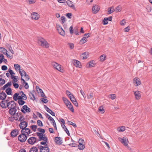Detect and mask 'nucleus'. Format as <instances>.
<instances>
[{
    "label": "nucleus",
    "mask_w": 152,
    "mask_h": 152,
    "mask_svg": "<svg viewBox=\"0 0 152 152\" xmlns=\"http://www.w3.org/2000/svg\"><path fill=\"white\" fill-rule=\"evenodd\" d=\"M37 123L38 125L40 126H43L42 123V121L39 120L37 121Z\"/></svg>",
    "instance_id": "obj_53"
},
{
    "label": "nucleus",
    "mask_w": 152,
    "mask_h": 152,
    "mask_svg": "<svg viewBox=\"0 0 152 152\" xmlns=\"http://www.w3.org/2000/svg\"><path fill=\"white\" fill-rule=\"evenodd\" d=\"M29 97L30 99L34 100L35 99L34 94L32 92H30L29 94Z\"/></svg>",
    "instance_id": "obj_42"
},
{
    "label": "nucleus",
    "mask_w": 152,
    "mask_h": 152,
    "mask_svg": "<svg viewBox=\"0 0 152 152\" xmlns=\"http://www.w3.org/2000/svg\"><path fill=\"white\" fill-rule=\"evenodd\" d=\"M78 147L80 150H83L85 148V146L83 144H79Z\"/></svg>",
    "instance_id": "obj_47"
},
{
    "label": "nucleus",
    "mask_w": 152,
    "mask_h": 152,
    "mask_svg": "<svg viewBox=\"0 0 152 152\" xmlns=\"http://www.w3.org/2000/svg\"><path fill=\"white\" fill-rule=\"evenodd\" d=\"M62 99L66 106H68L67 105H69L71 103L66 98L63 97Z\"/></svg>",
    "instance_id": "obj_35"
},
{
    "label": "nucleus",
    "mask_w": 152,
    "mask_h": 152,
    "mask_svg": "<svg viewBox=\"0 0 152 152\" xmlns=\"http://www.w3.org/2000/svg\"><path fill=\"white\" fill-rule=\"evenodd\" d=\"M66 3L69 7L72 8L73 10L75 9V6L73 4V2L72 1L70 0H68L66 1Z\"/></svg>",
    "instance_id": "obj_21"
},
{
    "label": "nucleus",
    "mask_w": 152,
    "mask_h": 152,
    "mask_svg": "<svg viewBox=\"0 0 152 152\" xmlns=\"http://www.w3.org/2000/svg\"><path fill=\"white\" fill-rule=\"evenodd\" d=\"M133 92L135 99L137 100L139 99L141 97V94H140V92L139 91H133Z\"/></svg>",
    "instance_id": "obj_16"
},
{
    "label": "nucleus",
    "mask_w": 152,
    "mask_h": 152,
    "mask_svg": "<svg viewBox=\"0 0 152 152\" xmlns=\"http://www.w3.org/2000/svg\"><path fill=\"white\" fill-rule=\"evenodd\" d=\"M30 109L28 108L26 105H24L23 106L22 108L21 109V111L24 113L26 112L29 113L30 112Z\"/></svg>",
    "instance_id": "obj_11"
},
{
    "label": "nucleus",
    "mask_w": 152,
    "mask_h": 152,
    "mask_svg": "<svg viewBox=\"0 0 152 152\" xmlns=\"http://www.w3.org/2000/svg\"><path fill=\"white\" fill-rule=\"evenodd\" d=\"M9 72L10 74L11 75V78L13 77H14L15 75V73L12 70L10 69H9Z\"/></svg>",
    "instance_id": "obj_45"
},
{
    "label": "nucleus",
    "mask_w": 152,
    "mask_h": 152,
    "mask_svg": "<svg viewBox=\"0 0 152 152\" xmlns=\"http://www.w3.org/2000/svg\"><path fill=\"white\" fill-rule=\"evenodd\" d=\"M72 62L74 65L76 67L80 68L81 67V64L79 61L76 60H73Z\"/></svg>",
    "instance_id": "obj_12"
},
{
    "label": "nucleus",
    "mask_w": 152,
    "mask_h": 152,
    "mask_svg": "<svg viewBox=\"0 0 152 152\" xmlns=\"http://www.w3.org/2000/svg\"><path fill=\"white\" fill-rule=\"evenodd\" d=\"M18 133V130H14L12 131L11 133V135L12 137H15L16 136Z\"/></svg>",
    "instance_id": "obj_24"
},
{
    "label": "nucleus",
    "mask_w": 152,
    "mask_h": 152,
    "mask_svg": "<svg viewBox=\"0 0 152 152\" xmlns=\"http://www.w3.org/2000/svg\"><path fill=\"white\" fill-rule=\"evenodd\" d=\"M6 92L7 95H12V89L11 88H8L6 90Z\"/></svg>",
    "instance_id": "obj_41"
},
{
    "label": "nucleus",
    "mask_w": 152,
    "mask_h": 152,
    "mask_svg": "<svg viewBox=\"0 0 152 152\" xmlns=\"http://www.w3.org/2000/svg\"><path fill=\"white\" fill-rule=\"evenodd\" d=\"M115 11V8L113 6L111 7H109L108 9V14H110L112 13L114 11Z\"/></svg>",
    "instance_id": "obj_31"
},
{
    "label": "nucleus",
    "mask_w": 152,
    "mask_h": 152,
    "mask_svg": "<svg viewBox=\"0 0 152 152\" xmlns=\"http://www.w3.org/2000/svg\"><path fill=\"white\" fill-rule=\"evenodd\" d=\"M133 82L135 86H138L141 83L140 79L137 77L135 78L133 80Z\"/></svg>",
    "instance_id": "obj_15"
},
{
    "label": "nucleus",
    "mask_w": 152,
    "mask_h": 152,
    "mask_svg": "<svg viewBox=\"0 0 152 152\" xmlns=\"http://www.w3.org/2000/svg\"><path fill=\"white\" fill-rule=\"evenodd\" d=\"M31 128L33 130L34 132H36V129L37 127V126L36 125H33L32 126H31Z\"/></svg>",
    "instance_id": "obj_48"
},
{
    "label": "nucleus",
    "mask_w": 152,
    "mask_h": 152,
    "mask_svg": "<svg viewBox=\"0 0 152 152\" xmlns=\"http://www.w3.org/2000/svg\"><path fill=\"white\" fill-rule=\"evenodd\" d=\"M66 93L69 97L73 95L70 91L68 90L66 91Z\"/></svg>",
    "instance_id": "obj_62"
},
{
    "label": "nucleus",
    "mask_w": 152,
    "mask_h": 152,
    "mask_svg": "<svg viewBox=\"0 0 152 152\" xmlns=\"http://www.w3.org/2000/svg\"><path fill=\"white\" fill-rule=\"evenodd\" d=\"M40 17L39 14L36 12H34L31 13V18L32 20H37Z\"/></svg>",
    "instance_id": "obj_8"
},
{
    "label": "nucleus",
    "mask_w": 152,
    "mask_h": 152,
    "mask_svg": "<svg viewBox=\"0 0 152 152\" xmlns=\"http://www.w3.org/2000/svg\"><path fill=\"white\" fill-rule=\"evenodd\" d=\"M37 134L39 138V140H43L44 142H47L48 139L45 135L41 133L37 132Z\"/></svg>",
    "instance_id": "obj_6"
},
{
    "label": "nucleus",
    "mask_w": 152,
    "mask_h": 152,
    "mask_svg": "<svg viewBox=\"0 0 152 152\" xmlns=\"http://www.w3.org/2000/svg\"><path fill=\"white\" fill-rule=\"evenodd\" d=\"M121 7L120 6H118L115 9V11L116 12H121Z\"/></svg>",
    "instance_id": "obj_40"
},
{
    "label": "nucleus",
    "mask_w": 152,
    "mask_h": 152,
    "mask_svg": "<svg viewBox=\"0 0 152 152\" xmlns=\"http://www.w3.org/2000/svg\"><path fill=\"white\" fill-rule=\"evenodd\" d=\"M106 57V55L105 54H103L100 57V61L103 62L105 60Z\"/></svg>",
    "instance_id": "obj_38"
},
{
    "label": "nucleus",
    "mask_w": 152,
    "mask_h": 152,
    "mask_svg": "<svg viewBox=\"0 0 152 152\" xmlns=\"http://www.w3.org/2000/svg\"><path fill=\"white\" fill-rule=\"evenodd\" d=\"M45 108L46 111L50 113L51 115L53 116H55V114L54 112L52 111L50 109H49L47 106H45Z\"/></svg>",
    "instance_id": "obj_26"
},
{
    "label": "nucleus",
    "mask_w": 152,
    "mask_h": 152,
    "mask_svg": "<svg viewBox=\"0 0 152 152\" xmlns=\"http://www.w3.org/2000/svg\"><path fill=\"white\" fill-rule=\"evenodd\" d=\"M61 126L62 128L64 129V131H65L66 132L68 136L70 135V134L69 133V132L68 130L67 129V128L64 125V124H61Z\"/></svg>",
    "instance_id": "obj_34"
},
{
    "label": "nucleus",
    "mask_w": 152,
    "mask_h": 152,
    "mask_svg": "<svg viewBox=\"0 0 152 152\" xmlns=\"http://www.w3.org/2000/svg\"><path fill=\"white\" fill-rule=\"evenodd\" d=\"M27 1L30 4H32L35 3L36 0H27Z\"/></svg>",
    "instance_id": "obj_61"
},
{
    "label": "nucleus",
    "mask_w": 152,
    "mask_h": 152,
    "mask_svg": "<svg viewBox=\"0 0 152 152\" xmlns=\"http://www.w3.org/2000/svg\"><path fill=\"white\" fill-rule=\"evenodd\" d=\"M68 45L71 49H73L74 48V44L72 43H68Z\"/></svg>",
    "instance_id": "obj_52"
},
{
    "label": "nucleus",
    "mask_w": 152,
    "mask_h": 152,
    "mask_svg": "<svg viewBox=\"0 0 152 152\" xmlns=\"http://www.w3.org/2000/svg\"><path fill=\"white\" fill-rule=\"evenodd\" d=\"M7 102L8 101L7 100L2 101L0 104L2 108H6L7 107Z\"/></svg>",
    "instance_id": "obj_23"
},
{
    "label": "nucleus",
    "mask_w": 152,
    "mask_h": 152,
    "mask_svg": "<svg viewBox=\"0 0 152 152\" xmlns=\"http://www.w3.org/2000/svg\"><path fill=\"white\" fill-rule=\"evenodd\" d=\"M67 105L68 106H67V107H68V109L72 112H74V109L71 103L69 104V105Z\"/></svg>",
    "instance_id": "obj_44"
},
{
    "label": "nucleus",
    "mask_w": 152,
    "mask_h": 152,
    "mask_svg": "<svg viewBox=\"0 0 152 152\" xmlns=\"http://www.w3.org/2000/svg\"><path fill=\"white\" fill-rule=\"evenodd\" d=\"M27 126V123L26 122L24 121L20 122V128L23 130L25 129Z\"/></svg>",
    "instance_id": "obj_17"
},
{
    "label": "nucleus",
    "mask_w": 152,
    "mask_h": 152,
    "mask_svg": "<svg viewBox=\"0 0 152 152\" xmlns=\"http://www.w3.org/2000/svg\"><path fill=\"white\" fill-rule=\"evenodd\" d=\"M20 94L21 95L20 96V98H21V99H23V100H25L26 99V96L22 91H21L20 92Z\"/></svg>",
    "instance_id": "obj_28"
},
{
    "label": "nucleus",
    "mask_w": 152,
    "mask_h": 152,
    "mask_svg": "<svg viewBox=\"0 0 152 152\" xmlns=\"http://www.w3.org/2000/svg\"><path fill=\"white\" fill-rule=\"evenodd\" d=\"M99 10V7L97 5H95L92 8V11L93 13L96 14L97 13Z\"/></svg>",
    "instance_id": "obj_18"
},
{
    "label": "nucleus",
    "mask_w": 152,
    "mask_h": 152,
    "mask_svg": "<svg viewBox=\"0 0 152 152\" xmlns=\"http://www.w3.org/2000/svg\"><path fill=\"white\" fill-rule=\"evenodd\" d=\"M37 130L39 132H41V133H44L45 132V130L44 129H42L40 128H38L37 129Z\"/></svg>",
    "instance_id": "obj_55"
},
{
    "label": "nucleus",
    "mask_w": 152,
    "mask_h": 152,
    "mask_svg": "<svg viewBox=\"0 0 152 152\" xmlns=\"http://www.w3.org/2000/svg\"><path fill=\"white\" fill-rule=\"evenodd\" d=\"M47 117H48V119L51 121V122H53V121L54 122V120L53 118H52L48 114H47Z\"/></svg>",
    "instance_id": "obj_50"
},
{
    "label": "nucleus",
    "mask_w": 152,
    "mask_h": 152,
    "mask_svg": "<svg viewBox=\"0 0 152 152\" xmlns=\"http://www.w3.org/2000/svg\"><path fill=\"white\" fill-rule=\"evenodd\" d=\"M125 129V127L124 126H122L120 127H118L117 129V130L119 132H124Z\"/></svg>",
    "instance_id": "obj_37"
},
{
    "label": "nucleus",
    "mask_w": 152,
    "mask_h": 152,
    "mask_svg": "<svg viewBox=\"0 0 152 152\" xmlns=\"http://www.w3.org/2000/svg\"><path fill=\"white\" fill-rule=\"evenodd\" d=\"M40 152H49V149L47 147H43L42 146L39 147Z\"/></svg>",
    "instance_id": "obj_19"
},
{
    "label": "nucleus",
    "mask_w": 152,
    "mask_h": 152,
    "mask_svg": "<svg viewBox=\"0 0 152 152\" xmlns=\"http://www.w3.org/2000/svg\"><path fill=\"white\" fill-rule=\"evenodd\" d=\"M19 93H16L13 96V99L15 101H16L18 100V103L19 104Z\"/></svg>",
    "instance_id": "obj_29"
},
{
    "label": "nucleus",
    "mask_w": 152,
    "mask_h": 152,
    "mask_svg": "<svg viewBox=\"0 0 152 152\" xmlns=\"http://www.w3.org/2000/svg\"><path fill=\"white\" fill-rule=\"evenodd\" d=\"M95 65V64L94 61L93 60H92L89 62L88 63V68L93 67Z\"/></svg>",
    "instance_id": "obj_30"
},
{
    "label": "nucleus",
    "mask_w": 152,
    "mask_h": 152,
    "mask_svg": "<svg viewBox=\"0 0 152 152\" xmlns=\"http://www.w3.org/2000/svg\"><path fill=\"white\" fill-rule=\"evenodd\" d=\"M36 88L37 90V92L39 93H41V92H42V89H41V88H40L38 86H37L36 87Z\"/></svg>",
    "instance_id": "obj_57"
},
{
    "label": "nucleus",
    "mask_w": 152,
    "mask_h": 152,
    "mask_svg": "<svg viewBox=\"0 0 152 152\" xmlns=\"http://www.w3.org/2000/svg\"><path fill=\"white\" fill-rule=\"evenodd\" d=\"M38 149L37 148L35 147H33L30 150L29 152H38Z\"/></svg>",
    "instance_id": "obj_36"
},
{
    "label": "nucleus",
    "mask_w": 152,
    "mask_h": 152,
    "mask_svg": "<svg viewBox=\"0 0 152 152\" xmlns=\"http://www.w3.org/2000/svg\"><path fill=\"white\" fill-rule=\"evenodd\" d=\"M23 99H21L20 96V105H22L25 103V101L24 100H23Z\"/></svg>",
    "instance_id": "obj_58"
},
{
    "label": "nucleus",
    "mask_w": 152,
    "mask_h": 152,
    "mask_svg": "<svg viewBox=\"0 0 152 152\" xmlns=\"http://www.w3.org/2000/svg\"><path fill=\"white\" fill-rule=\"evenodd\" d=\"M69 98H70V100L72 102L75 101L76 100V99L74 97V96L73 95H72L71 96H70V97H69Z\"/></svg>",
    "instance_id": "obj_54"
},
{
    "label": "nucleus",
    "mask_w": 152,
    "mask_h": 152,
    "mask_svg": "<svg viewBox=\"0 0 152 152\" xmlns=\"http://www.w3.org/2000/svg\"><path fill=\"white\" fill-rule=\"evenodd\" d=\"M52 65L54 68L61 72H63L64 70L61 68V65L55 62H52L51 63Z\"/></svg>",
    "instance_id": "obj_4"
},
{
    "label": "nucleus",
    "mask_w": 152,
    "mask_h": 152,
    "mask_svg": "<svg viewBox=\"0 0 152 152\" xmlns=\"http://www.w3.org/2000/svg\"><path fill=\"white\" fill-rule=\"evenodd\" d=\"M28 80H26L25 79H21L20 83L21 85L20 86V89H21L23 87L27 89L29 88V85L26 81Z\"/></svg>",
    "instance_id": "obj_3"
},
{
    "label": "nucleus",
    "mask_w": 152,
    "mask_h": 152,
    "mask_svg": "<svg viewBox=\"0 0 152 152\" xmlns=\"http://www.w3.org/2000/svg\"><path fill=\"white\" fill-rule=\"evenodd\" d=\"M27 136L26 134H24L23 133L20 135V142H25L27 139Z\"/></svg>",
    "instance_id": "obj_10"
},
{
    "label": "nucleus",
    "mask_w": 152,
    "mask_h": 152,
    "mask_svg": "<svg viewBox=\"0 0 152 152\" xmlns=\"http://www.w3.org/2000/svg\"><path fill=\"white\" fill-rule=\"evenodd\" d=\"M61 19L62 20V23H64V22H65V17L64 16H62L61 17Z\"/></svg>",
    "instance_id": "obj_64"
},
{
    "label": "nucleus",
    "mask_w": 152,
    "mask_h": 152,
    "mask_svg": "<svg viewBox=\"0 0 152 152\" xmlns=\"http://www.w3.org/2000/svg\"><path fill=\"white\" fill-rule=\"evenodd\" d=\"M56 26L57 30L59 34L63 37L65 35V32L62 27L56 24Z\"/></svg>",
    "instance_id": "obj_7"
},
{
    "label": "nucleus",
    "mask_w": 152,
    "mask_h": 152,
    "mask_svg": "<svg viewBox=\"0 0 152 152\" xmlns=\"http://www.w3.org/2000/svg\"><path fill=\"white\" fill-rule=\"evenodd\" d=\"M99 111L102 114L104 112V110L103 109V108L102 107H100L98 109Z\"/></svg>",
    "instance_id": "obj_51"
},
{
    "label": "nucleus",
    "mask_w": 152,
    "mask_h": 152,
    "mask_svg": "<svg viewBox=\"0 0 152 152\" xmlns=\"http://www.w3.org/2000/svg\"><path fill=\"white\" fill-rule=\"evenodd\" d=\"M118 140L125 146H128L129 141L127 138L126 137H123V138L119 137Z\"/></svg>",
    "instance_id": "obj_5"
},
{
    "label": "nucleus",
    "mask_w": 152,
    "mask_h": 152,
    "mask_svg": "<svg viewBox=\"0 0 152 152\" xmlns=\"http://www.w3.org/2000/svg\"><path fill=\"white\" fill-rule=\"evenodd\" d=\"M89 56V53L88 52H86L82 54L80 56V58L82 59H87Z\"/></svg>",
    "instance_id": "obj_20"
},
{
    "label": "nucleus",
    "mask_w": 152,
    "mask_h": 152,
    "mask_svg": "<svg viewBox=\"0 0 152 152\" xmlns=\"http://www.w3.org/2000/svg\"><path fill=\"white\" fill-rule=\"evenodd\" d=\"M16 118L14 117L13 116H11V117H9L8 118V119L9 121H13L14 120H15L16 121L17 120V118Z\"/></svg>",
    "instance_id": "obj_49"
},
{
    "label": "nucleus",
    "mask_w": 152,
    "mask_h": 152,
    "mask_svg": "<svg viewBox=\"0 0 152 152\" xmlns=\"http://www.w3.org/2000/svg\"><path fill=\"white\" fill-rule=\"evenodd\" d=\"M37 141V138L34 137H31L27 140L28 143L31 145H33L36 143Z\"/></svg>",
    "instance_id": "obj_9"
},
{
    "label": "nucleus",
    "mask_w": 152,
    "mask_h": 152,
    "mask_svg": "<svg viewBox=\"0 0 152 152\" xmlns=\"http://www.w3.org/2000/svg\"><path fill=\"white\" fill-rule=\"evenodd\" d=\"M14 66L16 70H19V65L15 64L14 65Z\"/></svg>",
    "instance_id": "obj_60"
},
{
    "label": "nucleus",
    "mask_w": 152,
    "mask_h": 152,
    "mask_svg": "<svg viewBox=\"0 0 152 152\" xmlns=\"http://www.w3.org/2000/svg\"><path fill=\"white\" fill-rule=\"evenodd\" d=\"M20 74L21 77V79H25L26 80H29V76L26 74V72L22 69H20Z\"/></svg>",
    "instance_id": "obj_2"
},
{
    "label": "nucleus",
    "mask_w": 152,
    "mask_h": 152,
    "mask_svg": "<svg viewBox=\"0 0 152 152\" xmlns=\"http://www.w3.org/2000/svg\"><path fill=\"white\" fill-rule=\"evenodd\" d=\"M68 123L69 124L72 125L74 128H76L77 127L76 125L75 124L72 122L68 121Z\"/></svg>",
    "instance_id": "obj_56"
},
{
    "label": "nucleus",
    "mask_w": 152,
    "mask_h": 152,
    "mask_svg": "<svg viewBox=\"0 0 152 152\" xmlns=\"http://www.w3.org/2000/svg\"><path fill=\"white\" fill-rule=\"evenodd\" d=\"M61 139L60 137H55V142L56 144L60 145L62 143V140Z\"/></svg>",
    "instance_id": "obj_25"
},
{
    "label": "nucleus",
    "mask_w": 152,
    "mask_h": 152,
    "mask_svg": "<svg viewBox=\"0 0 152 152\" xmlns=\"http://www.w3.org/2000/svg\"><path fill=\"white\" fill-rule=\"evenodd\" d=\"M21 133H23L24 134H27V135L29 134L31 132H30V130L28 128L22 130L21 131Z\"/></svg>",
    "instance_id": "obj_22"
},
{
    "label": "nucleus",
    "mask_w": 152,
    "mask_h": 152,
    "mask_svg": "<svg viewBox=\"0 0 152 152\" xmlns=\"http://www.w3.org/2000/svg\"><path fill=\"white\" fill-rule=\"evenodd\" d=\"M87 41V38L86 37H84L82 38L80 41V43L81 44H84Z\"/></svg>",
    "instance_id": "obj_39"
},
{
    "label": "nucleus",
    "mask_w": 152,
    "mask_h": 152,
    "mask_svg": "<svg viewBox=\"0 0 152 152\" xmlns=\"http://www.w3.org/2000/svg\"><path fill=\"white\" fill-rule=\"evenodd\" d=\"M0 51L4 54H5L6 56L9 58H12V56L10 55H9L7 53V50L5 49V48L1 47L0 48Z\"/></svg>",
    "instance_id": "obj_14"
},
{
    "label": "nucleus",
    "mask_w": 152,
    "mask_h": 152,
    "mask_svg": "<svg viewBox=\"0 0 152 152\" xmlns=\"http://www.w3.org/2000/svg\"><path fill=\"white\" fill-rule=\"evenodd\" d=\"M13 105H14L13 106H12V107L9 108V112L11 115H12L13 113H16V110L15 108L16 105L15 102H14V104Z\"/></svg>",
    "instance_id": "obj_13"
},
{
    "label": "nucleus",
    "mask_w": 152,
    "mask_h": 152,
    "mask_svg": "<svg viewBox=\"0 0 152 152\" xmlns=\"http://www.w3.org/2000/svg\"><path fill=\"white\" fill-rule=\"evenodd\" d=\"M14 102H15L13 101L10 102L8 101L7 103V107H8V108L9 109L10 107H12V106H14L13 105H14Z\"/></svg>",
    "instance_id": "obj_33"
},
{
    "label": "nucleus",
    "mask_w": 152,
    "mask_h": 152,
    "mask_svg": "<svg viewBox=\"0 0 152 152\" xmlns=\"http://www.w3.org/2000/svg\"><path fill=\"white\" fill-rule=\"evenodd\" d=\"M125 23H126V20L125 19H123L121 22L120 25L121 26H124Z\"/></svg>",
    "instance_id": "obj_63"
},
{
    "label": "nucleus",
    "mask_w": 152,
    "mask_h": 152,
    "mask_svg": "<svg viewBox=\"0 0 152 152\" xmlns=\"http://www.w3.org/2000/svg\"><path fill=\"white\" fill-rule=\"evenodd\" d=\"M12 85L11 82H9L7 83V84H5L4 86L1 89L2 90H4L6 88H9Z\"/></svg>",
    "instance_id": "obj_27"
},
{
    "label": "nucleus",
    "mask_w": 152,
    "mask_h": 152,
    "mask_svg": "<svg viewBox=\"0 0 152 152\" xmlns=\"http://www.w3.org/2000/svg\"><path fill=\"white\" fill-rule=\"evenodd\" d=\"M6 94L4 92H2L0 93V99H4L6 98Z\"/></svg>",
    "instance_id": "obj_32"
},
{
    "label": "nucleus",
    "mask_w": 152,
    "mask_h": 152,
    "mask_svg": "<svg viewBox=\"0 0 152 152\" xmlns=\"http://www.w3.org/2000/svg\"><path fill=\"white\" fill-rule=\"evenodd\" d=\"M116 97L115 94H111L108 96V97L110 98L112 100L114 99Z\"/></svg>",
    "instance_id": "obj_43"
},
{
    "label": "nucleus",
    "mask_w": 152,
    "mask_h": 152,
    "mask_svg": "<svg viewBox=\"0 0 152 152\" xmlns=\"http://www.w3.org/2000/svg\"><path fill=\"white\" fill-rule=\"evenodd\" d=\"M18 76H14L13 77L11 78V79L12 80V83H15L16 82L18 81Z\"/></svg>",
    "instance_id": "obj_46"
},
{
    "label": "nucleus",
    "mask_w": 152,
    "mask_h": 152,
    "mask_svg": "<svg viewBox=\"0 0 152 152\" xmlns=\"http://www.w3.org/2000/svg\"><path fill=\"white\" fill-rule=\"evenodd\" d=\"M38 43L41 46L46 48H48L50 46V44L45 39L42 38H38Z\"/></svg>",
    "instance_id": "obj_1"
},
{
    "label": "nucleus",
    "mask_w": 152,
    "mask_h": 152,
    "mask_svg": "<svg viewBox=\"0 0 152 152\" xmlns=\"http://www.w3.org/2000/svg\"><path fill=\"white\" fill-rule=\"evenodd\" d=\"M13 114V117L16 118H17V120H18L19 118V116L18 115V112L17 113H13L12 114V115Z\"/></svg>",
    "instance_id": "obj_59"
}]
</instances>
